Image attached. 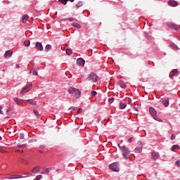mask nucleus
Masks as SVG:
<instances>
[{"instance_id":"obj_34","label":"nucleus","mask_w":180,"mask_h":180,"mask_svg":"<svg viewBox=\"0 0 180 180\" xmlns=\"http://www.w3.org/2000/svg\"><path fill=\"white\" fill-rule=\"evenodd\" d=\"M97 94H98V93H96V91H92L91 92V96H96Z\"/></svg>"},{"instance_id":"obj_23","label":"nucleus","mask_w":180,"mask_h":180,"mask_svg":"<svg viewBox=\"0 0 180 180\" xmlns=\"http://www.w3.org/2000/svg\"><path fill=\"white\" fill-rule=\"evenodd\" d=\"M120 86L121 87V88H122L123 89H125V88H126V84L124 83V82H120Z\"/></svg>"},{"instance_id":"obj_35","label":"nucleus","mask_w":180,"mask_h":180,"mask_svg":"<svg viewBox=\"0 0 180 180\" xmlns=\"http://www.w3.org/2000/svg\"><path fill=\"white\" fill-rule=\"evenodd\" d=\"M17 147L18 148H25V147H26L25 144H22V145H18Z\"/></svg>"},{"instance_id":"obj_44","label":"nucleus","mask_w":180,"mask_h":180,"mask_svg":"<svg viewBox=\"0 0 180 180\" xmlns=\"http://www.w3.org/2000/svg\"><path fill=\"white\" fill-rule=\"evenodd\" d=\"M82 108H79L77 110V114L82 113Z\"/></svg>"},{"instance_id":"obj_37","label":"nucleus","mask_w":180,"mask_h":180,"mask_svg":"<svg viewBox=\"0 0 180 180\" xmlns=\"http://www.w3.org/2000/svg\"><path fill=\"white\" fill-rule=\"evenodd\" d=\"M43 178V176L42 175H37V176H36V179L37 180H40V179H41Z\"/></svg>"},{"instance_id":"obj_4","label":"nucleus","mask_w":180,"mask_h":180,"mask_svg":"<svg viewBox=\"0 0 180 180\" xmlns=\"http://www.w3.org/2000/svg\"><path fill=\"white\" fill-rule=\"evenodd\" d=\"M32 84H28L25 86H24L21 91V94H26L27 92H29V91H30V89H32Z\"/></svg>"},{"instance_id":"obj_45","label":"nucleus","mask_w":180,"mask_h":180,"mask_svg":"<svg viewBox=\"0 0 180 180\" xmlns=\"http://www.w3.org/2000/svg\"><path fill=\"white\" fill-rule=\"evenodd\" d=\"M68 20H70V22H72V20H74V18H68Z\"/></svg>"},{"instance_id":"obj_48","label":"nucleus","mask_w":180,"mask_h":180,"mask_svg":"<svg viewBox=\"0 0 180 180\" xmlns=\"http://www.w3.org/2000/svg\"><path fill=\"white\" fill-rule=\"evenodd\" d=\"M131 141H133V138H129V143H131Z\"/></svg>"},{"instance_id":"obj_41","label":"nucleus","mask_w":180,"mask_h":180,"mask_svg":"<svg viewBox=\"0 0 180 180\" xmlns=\"http://www.w3.org/2000/svg\"><path fill=\"white\" fill-rule=\"evenodd\" d=\"M20 140H23V139H25V135L23 134H20Z\"/></svg>"},{"instance_id":"obj_31","label":"nucleus","mask_w":180,"mask_h":180,"mask_svg":"<svg viewBox=\"0 0 180 180\" xmlns=\"http://www.w3.org/2000/svg\"><path fill=\"white\" fill-rule=\"evenodd\" d=\"M77 8H81L82 6V1H79L78 3L76 4Z\"/></svg>"},{"instance_id":"obj_10","label":"nucleus","mask_w":180,"mask_h":180,"mask_svg":"<svg viewBox=\"0 0 180 180\" xmlns=\"http://www.w3.org/2000/svg\"><path fill=\"white\" fill-rule=\"evenodd\" d=\"M35 47L37 49V50H38L39 51H43V45L41 44V43L37 41L35 44Z\"/></svg>"},{"instance_id":"obj_39","label":"nucleus","mask_w":180,"mask_h":180,"mask_svg":"<svg viewBox=\"0 0 180 180\" xmlns=\"http://www.w3.org/2000/svg\"><path fill=\"white\" fill-rule=\"evenodd\" d=\"M176 137V136H175V134H172L170 139H171V140L172 141V140H175Z\"/></svg>"},{"instance_id":"obj_32","label":"nucleus","mask_w":180,"mask_h":180,"mask_svg":"<svg viewBox=\"0 0 180 180\" xmlns=\"http://www.w3.org/2000/svg\"><path fill=\"white\" fill-rule=\"evenodd\" d=\"M34 113L35 116H37V117H39V116H40V114H39V111H37V110H34Z\"/></svg>"},{"instance_id":"obj_3","label":"nucleus","mask_w":180,"mask_h":180,"mask_svg":"<svg viewBox=\"0 0 180 180\" xmlns=\"http://www.w3.org/2000/svg\"><path fill=\"white\" fill-rule=\"evenodd\" d=\"M109 168L114 172H119V164H117V162L110 164Z\"/></svg>"},{"instance_id":"obj_17","label":"nucleus","mask_w":180,"mask_h":180,"mask_svg":"<svg viewBox=\"0 0 180 180\" xmlns=\"http://www.w3.org/2000/svg\"><path fill=\"white\" fill-rule=\"evenodd\" d=\"M73 95H75L77 99H78V98L81 96V91H79V89L76 90Z\"/></svg>"},{"instance_id":"obj_33","label":"nucleus","mask_w":180,"mask_h":180,"mask_svg":"<svg viewBox=\"0 0 180 180\" xmlns=\"http://www.w3.org/2000/svg\"><path fill=\"white\" fill-rule=\"evenodd\" d=\"M59 2H61L63 4V5H67V2H68V0H59Z\"/></svg>"},{"instance_id":"obj_18","label":"nucleus","mask_w":180,"mask_h":180,"mask_svg":"<svg viewBox=\"0 0 180 180\" xmlns=\"http://www.w3.org/2000/svg\"><path fill=\"white\" fill-rule=\"evenodd\" d=\"M77 90V89H75L74 87H70L68 90L69 94H72V95H74V93L76 92Z\"/></svg>"},{"instance_id":"obj_36","label":"nucleus","mask_w":180,"mask_h":180,"mask_svg":"<svg viewBox=\"0 0 180 180\" xmlns=\"http://www.w3.org/2000/svg\"><path fill=\"white\" fill-rule=\"evenodd\" d=\"M114 101H115V98H111L108 99L109 103H113Z\"/></svg>"},{"instance_id":"obj_46","label":"nucleus","mask_w":180,"mask_h":180,"mask_svg":"<svg viewBox=\"0 0 180 180\" xmlns=\"http://www.w3.org/2000/svg\"><path fill=\"white\" fill-rule=\"evenodd\" d=\"M133 109H134V110H135L136 112H139V109L137 108V107H134Z\"/></svg>"},{"instance_id":"obj_9","label":"nucleus","mask_w":180,"mask_h":180,"mask_svg":"<svg viewBox=\"0 0 180 180\" xmlns=\"http://www.w3.org/2000/svg\"><path fill=\"white\" fill-rule=\"evenodd\" d=\"M149 112L153 117L155 119V117L157 116V111H155V109H154L153 107H150L149 108Z\"/></svg>"},{"instance_id":"obj_52","label":"nucleus","mask_w":180,"mask_h":180,"mask_svg":"<svg viewBox=\"0 0 180 180\" xmlns=\"http://www.w3.org/2000/svg\"><path fill=\"white\" fill-rule=\"evenodd\" d=\"M4 109L3 106H0V110H2Z\"/></svg>"},{"instance_id":"obj_30","label":"nucleus","mask_w":180,"mask_h":180,"mask_svg":"<svg viewBox=\"0 0 180 180\" xmlns=\"http://www.w3.org/2000/svg\"><path fill=\"white\" fill-rule=\"evenodd\" d=\"M14 102H15V103H17L18 105H20V100H19V98H13Z\"/></svg>"},{"instance_id":"obj_16","label":"nucleus","mask_w":180,"mask_h":180,"mask_svg":"<svg viewBox=\"0 0 180 180\" xmlns=\"http://www.w3.org/2000/svg\"><path fill=\"white\" fill-rule=\"evenodd\" d=\"M169 5H170V6H178V2L172 0L169 1Z\"/></svg>"},{"instance_id":"obj_13","label":"nucleus","mask_w":180,"mask_h":180,"mask_svg":"<svg viewBox=\"0 0 180 180\" xmlns=\"http://www.w3.org/2000/svg\"><path fill=\"white\" fill-rule=\"evenodd\" d=\"M40 166H37L34 167L32 170V174H39L40 172Z\"/></svg>"},{"instance_id":"obj_38","label":"nucleus","mask_w":180,"mask_h":180,"mask_svg":"<svg viewBox=\"0 0 180 180\" xmlns=\"http://www.w3.org/2000/svg\"><path fill=\"white\" fill-rule=\"evenodd\" d=\"M32 75L34 76H37L39 74L37 73V70H33Z\"/></svg>"},{"instance_id":"obj_6","label":"nucleus","mask_w":180,"mask_h":180,"mask_svg":"<svg viewBox=\"0 0 180 180\" xmlns=\"http://www.w3.org/2000/svg\"><path fill=\"white\" fill-rule=\"evenodd\" d=\"M77 64L80 67H84V65H85V60L82 58H79L77 60Z\"/></svg>"},{"instance_id":"obj_42","label":"nucleus","mask_w":180,"mask_h":180,"mask_svg":"<svg viewBox=\"0 0 180 180\" xmlns=\"http://www.w3.org/2000/svg\"><path fill=\"white\" fill-rule=\"evenodd\" d=\"M175 164L177 167H180V160L176 161Z\"/></svg>"},{"instance_id":"obj_5","label":"nucleus","mask_w":180,"mask_h":180,"mask_svg":"<svg viewBox=\"0 0 180 180\" xmlns=\"http://www.w3.org/2000/svg\"><path fill=\"white\" fill-rule=\"evenodd\" d=\"M20 178H26V176L19 174H12L8 178V179H20Z\"/></svg>"},{"instance_id":"obj_19","label":"nucleus","mask_w":180,"mask_h":180,"mask_svg":"<svg viewBox=\"0 0 180 180\" xmlns=\"http://www.w3.org/2000/svg\"><path fill=\"white\" fill-rule=\"evenodd\" d=\"M175 150H180V146L179 145H173L172 151H175Z\"/></svg>"},{"instance_id":"obj_54","label":"nucleus","mask_w":180,"mask_h":180,"mask_svg":"<svg viewBox=\"0 0 180 180\" xmlns=\"http://www.w3.org/2000/svg\"><path fill=\"white\" fill-rule=\"evenodd\" d=\"M56 171H57V172H58L60 171V169H57Z\"/></svg>"},{"instance_id":"obj_1","label":"nucleus","mask_w":180,"mask_h":180,"mask_svg":"<svg viewBox=\"0 0 180 180\" xmlns=\"http://www.w3.org/2000/svg\"><path fill=\"white\" fill-rule=\"evenodd\" d=\"M118 147L120 148L121 150H122V155L124 158V160H128L129 156H127L128 154H130V150L129 148H127L126 146H121L120 145H118Z\"/></svg>"},{"instance_id":"obj_28","label":"nucleus","mask_w":180,"mask_h":180,"mask_svg":"<svg viewBox=\"0 0 180 180\" xmlns=\"http://www.w3.org/2000/svg\"><path fill=\"white\" fill-rule=\"evenodd\" d=\"M24 45L25 46V47H29V46H30V41H29V40L25 41Z\"/></svg>"},{"instance_id":"obj_24","label":"nucleus","mask_w":180,"mask_h":180,"mask_svg":"<svg viewBox=\"0 0 180 180\" xmlns=\"http://www.w3.org/2000/svg\"><path fill=\"white\" fill-rule=\"evenodd\" d=\"M72 26H74V27H76L77 29H81V25L78 24V22H74L72 24Z\"/></svg>"},{"instance_id":"obj_20","label":"nucleus","mask_w":180,"mask_h":180,"mask_svg":"<svg viewBox=\"0 0 180 180\" xmlns=\"http://www.w3.org/2000/svg\"><path fill=\"white\" fill-rule=\"evenodd\" d=\"M50 50H51V45L50 44H47L45 47V51L46 53L50 51Z\"/></svg>"},{"instance_id":"obj_29","label":"nucleus","mask_w":180,"mask_h":180,"mask_svg":"<svg viewBox=\"0 0 180 180\" xmlns=\"http://www.w3.org/2000/svg\"><path fill=\"white\" fill-rule=\"evenodd\" d=\"M126 106H127V105L126 103H121L120 104V109H125Z\"/></svg>"},{"instance_id":"obj_47","label":"nucleus","mask_w":180,"mask_h":180,"mask_svg":"<svg viewBox=\"0 0 180 180\" xmlns=\"http://www.w3.org/2000/svg\"><path fill=\"white\" fill-rule=\"evenodd\" d=\"M61 20L63 22H65L66 20H68V18H63Z\"/></svg>"},{"instance_id":"obj_7","label":"nucleus","mask_w":180,"mask_h":180,"mask_svg":"<svg viewBox=\"0 0 180 180\" xmlns=\"http://www.w3.org/2000/svg\"><path fill=\"white\" fill-rule=\"evenodd\" d=\"M179 74L178 70H173L169 75V78H174V77H176Z\"/></svg>"},{"instance_id":"obj_53","label":"nucleus","mask_w":180,"mask_h":180,"mask_svg":"<svg viewBox=\"0 0 180 180\" xmlns=\"http://www.w3.org/2000/svg\"><path fill=\"white\" fill-rule=\"evenodd\" d=\"M70 1V2H74V1H75V0H69Z\"/></svg>"},{"instance_id":"obj_2","label":"nucleus","mask_w":180,"mask_h":180,"mask_svg":"<svg viewBox=\"0 0 180 180\" xmlns=\"http://www.w3.org/2000/svg\"><path fill=\"white\" fill-rule=\"evenodd\" d=\"M86 81H94V82H98V76L94 73L91 72L89 77L86 78Z\"/></svg>"},{"instance_id":"obj_12","label":"nucleus","mask_w":180,"mask_h":180,"mask_svg":"<svg viewBox=\"0 0 180 180\" xmlns=\"http://www.w3.org/2000/svg\"><path fill=\"white\" fill-rule=\"evenodd\" d=\"M152 158L155 161L156 160H158L160 158V153L158 152H153L152 153Z\"/></svg>"},{"instance_id":"obj_8","label":"nucleus","mask_w":180,"mask_h":180,"mask_svg":"<svg viewBox=\"0 0 180 180\" xmlns=\"http://www.w3.org/2000/svg\"><path fill=\"white\" fill-rule=\"evenodd\" d=\"M160 101L162 103V105H164V106H165L166 108H168V106H169V100L168 98H162Z\"/></svg>"},{"instance_id":"obj_49","label":"nucleus","mask_w":180,"mask_h":180,"mask_svg":"<svg viewBox=\"0 0 180 180\" xmlns=\"http://www.w3.org/2000/svg\"><path fill=\"white\" fill-rule=\"evenodd\" d=\"M24 175H29V176H32V174H29V173H25L24 174Z\"/></svg>"},{"instance_id":"obj_22","label":"nucleus","mask_w":180,"mask_h":180,"mask_svg":"<svg viewBox=\"0 0 180 180\" xmlns=\"http://www.w3.org/2000/svg\"><path fill=\"white\" fill-rule=\"evenodd\" d=\"M27 19H29V15H24L22 18V22L26 23V22H27Z\"/></svg>"},{"instance_id":"obj_51","label":"nucleus","mask_w":180,"mask_h":180,"mask_svg":"<svg viewBox=\"0 0 180 180\" xmlns=\"http://www.w3.org/2000/svg\"><path fill=\"white\" fill-rule=\"evenodd\" d=\"M0 113L1 115H4V111H2V110H0Z\"/></svg>"},{"instance_id":"obj_40","label":"nucleus","mask_w":180,"mask_h":180,"mask_svg":"<svg viewBox=\"0 0 180 180\" xmlns=\"http://www.w3.org/2000/svg\"><path fill=\"white\" fill-rule=\"evenodd\" d=\"M77 109V107L72 106L69 108V110H75Z\"/></svg>"},{"instance_id":"obj_43","label":"nucleus","mask_w":180,"mask_h":180,"mask_svg":"<svg viewBox=\"0 0 180 180\" xmlns=\"http://www.w3.org/2000/svg\"><path fill=\"white\" fill-rule=\"evenodd\" d=\"M155 120H157L158 122H162L161 119L157 117V115L155 116Z\"/></svg>"},{"instance_id":"obj_26","label":"nucleus","mask_w":180,"mask_h":180,"mask_svg":"<svg viewBox=\"0 0 180 180\" xmlns=\"http://www.w3.org/2000/svg\"><path fill=\"white\" fill-rule=\"evenodd\" d=\"M66 54L68 56H71L72 54V50H71L70 49H66Z\"/></svg>"},{"instance_id":"obj_21","label":"nucleus","mask_w":180,"mask_h":180,"mask_svg":"<svg viewBox=\"0 0 180 180\" xmlns=\"http://www.w3.org/2000/svg\"><path fill=\"white\" fill-rule=\"evenodd\" d=\"M44 148H46V146L41 145L39 146V153H44Z\"/></svg>"},{"instance_id":"obj_11","label":"nucleus","mask_w":180,"mask_h":180,"mask_svg":"<svg viewBox=\"0 0 180 180\" xmlns=\"http://www.w3.org/2000/svg\"><path fill=\"white\" fill-rule=\"evenodd\" d=\"M12 54H13V52L11 50H8L6 51L4 56L6 58H11V57H12Z\"/></svg>"},{"instance_id":"obj_15","label":"nucleus","mask_w":180,"mask_h":180,"mask_svg":"<svg viewBox=\"0 0 180 180\" xmlns=\"http://www.w3.org/2000/svg\"><path fill=\"white\" fill-rule=\"evenodd\" d=\"M167 26L169 27H170L171 29H174V30H178V27H176V25L174 23L172 22H169L167 23Z\"/></svg>"},{"instance_id":"obj_14","label":"nucleus","mask_w":180,"mask_h":180,"mask_svg":"<svg viewBox=\"0 0 180 180\" xmlns=\"http://www.w3.org/2000/svg\"><path fill=\"white\" fill-rule=\"evenodd\" d=\"M143 150V145H141V142H139V146L135 148L136 153H141Z\"/></svg>"},{"instance_id":"obj_27","label":"nucleus","mask_w":180,"mask_h":180,"mask_svg":"<svg viewBox=\"0 0 180 180\" xmlns=\"http://www.w3.org/2000/svg\"><path fill=\"white\" fill-rule=\"evenodd\" d=\"M50 172L49 170V168L45 169L44 171L41 172L43 175L49 174Z\"/></svg>"},{"instance_id":"obj_25","label":"nucleus","mask_w":180,"mask_h":180,"mask_svg":"<svg viewBox=\"0 0 180 180\" xmlns=\"http://www.w3.org/2000/svg\"><path fill=\"white\" fill-rule=\"evenodd\" d=\"M27 102L30 103V105H36V101H34L33 99H28L27 100Z\"/></svg>"},{"instance_id":"obj_50","label":"nucleus","mask_w":180,"mask_h":180,"mask_svg":"<svg viewBox=\"0 0 180 180\" xmlns=\"http://www.w3.org/2000/svg\"><path fill=\"white\" fill-rule=\"evenodd\" d=\"M15 68H20V65H15Z\"/></svg>"}]
</instances>
